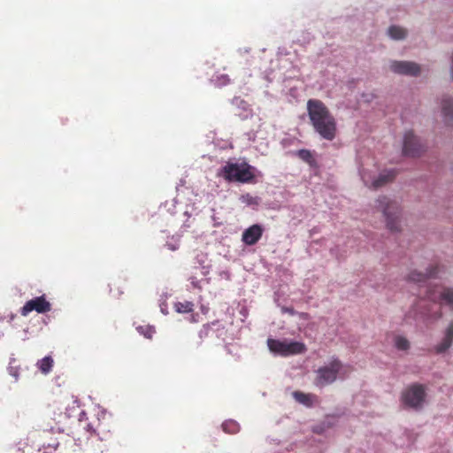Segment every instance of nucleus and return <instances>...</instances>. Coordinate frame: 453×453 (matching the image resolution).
Returning <instances> with one entry per match:
<instances>
[{"label": "nucleus", "mask_w": 453, "mask_h": 453, "mask_svg": "<svg viewBox=\"0 0 453 453\" xmlns=\"http://www.w3.org/2000/svg\"><path fill=\"white\" fill-rule=\"evenodd\" d=\"M307 112L314 131L326 141H333L338 134L337 122L328 107L319 99H309Z\"/></svg>", "instance_id": "obj_1"}, {"label": "nucleus", "mask_w": 453, "mask_h": 453, "mask_svg": "<svg viewBox=\"0 0 453 453\" xmlns=\"http://www.w3.org/2000/svg\"><path fill=\"white\" fill-rule=\"evenodd\" d=\"M256 168L246 162L226 163L221 168V175L227 181L250 183L255 179Z\"/></svg>", "instance_id": "obj_2"}, {"label": "nucleus", "mask_w": 453, "mask_h": 453, "mask_svg": "<svg viewBox=\"0 0 453 453\" xmlns=\"http://www.w3.org/2000/svg\"><path fill=\"white\" fill-rule=\"evenodd\" d=\"M376 208L382 211L388 229L391 232L400 230L401 209L396 202L391 201L387 196H380L376 200Z\"/></svg>", "instance_id": "obj_3"}, {"label": "nucleus", "mask_w": 453, "mask_h": 453, "mask_svg": "<svg viewBox=\"0 0 453 453\" xmlns=\"http://www.w3.org/2000/svg\"><path fill=\"white\" fill-rule=\"evenodd\" d=\"M426 395V387L422 384L414 383L402 392L401 400L407 407L418 410L422 408Z\"/></svg>", "instance_id": "obj_4"}, {"label": "nucleus", "mask_w": 453, "mask_h": 453, "mask_svg": "<svg viewBox=\"0 0 453 453\" xmlns=\"http://www.w3.org/2000/svg\"><path fill=\"white\" fill-rule=\"evenodd\" d=\"M342 367V362L337 358H334L328 365L319 367L317 370L314 384L319 388L332 384L336 380Z\"/></svg>", "instance_id": "obj_5"}, {"label": "nucleus", "mask_w": 453, "mask_h": 453, "mask_svg": "<svg viewBox=\"0 0 453 453\" xmlns=\"http://www.w3.org/2000/svg\"><path fill=\"white\" fill-rule=\"evenodd\" d=\"M267 345L272 352L284 357L301 354L305 352L306 350L305 345L299 342H288L275 339H268Z\"/></svg>", "instance_id": "obj_6"}, {"label": "nucleus", "mask_w": 453, "mask_h": 453, "mask_svg": "<svg viewBox=\"0 0 453 453\" xmlns=\"http://www.w3.org/2000/svg\"><path fill=\"white\" fill-rule=\"evenodd\" d=\"M425 297L434 303H445L453 308V288L441 286L427 287Z\"/></svg>", "instance_id": "obj_7"}, {"label": "nucleus", "mask_w": 453, "mask_h": 453, "mask_svg": "<svg viewBox=\"0 0 453 453\" xmlns=\"http://www.w3.org/2000/svg\"><path fill=\"white\" fill-rule=\"evenodd\" d=\"M51 310V304L44 296H41L27 301L20 310L22 316H27L31 311H35L38 313H45Z\"/></svg>", "instance_id": "obj_8"}, {"label": "nucleus", "mask_w": 453, "mask_h": 453, "mask_svg": "<svg viewBox=\"0 0 453 453\" xmlns=\"http://www.w3.org/2000/svg\"><path fill=\"white\" fill-rule=\"evenodd\" d=\"M424 150V147L411 131L404 134L403 152L408 157H418Z\"/></svg>", "instance_id": "obj_9"}, {"label": "nucleus", "mask_w": 453, "mask_h": 453, "mask_svg": "<svg viewBox=\"0 0 453 453\" xmlns=\"http://www.w3.org/2000/svg\"><path fill=\"white\" fill-rule=\"evenodd\" d=\"M392 72L410 76H418L420 73L419 65L409 61H393L390 64Z\"/></svg>", "instance_id": "obj_10"}, {"label": "nucleus", "mask_w": 453, "mask_h": 453, "mask_svg": "<svg viewBox=\"0 0 453 453\" xmlns=\"http://www.w3.org/2000/svg\"><path fill=\"white\" fill-rule=\"evenodd\" d=\"M396 173H397L395 170L383 171L382 173H380L378 178L373 180L370 184L365 175H363L362 178L367 187H369L370 188L377 189L393 181L396 176Z\"/></svg>", "instance_id": "obj_11"}, {"label": "nucleus", "mask_w": 453, "mask_h": 453, "mask_svg": "<svg viewBox=\"0 0 453 453\" xmlns=\"http://www.w3.org/2000/svg\"><path fill=\"white\" fill-rule=\"evenodd\" d=\"M264 228L255 224L245 229L242 235V241L249 246L256 244L262 237Z\"/></svg>", "instance_id": "obj_12"}, {"label": "nucleus", "mask_w": 453, "mask_h": 453, "mask_svg": "<svg viewBox=\"0 0 453 453\" xmlns=\"http://www.w3.org/2000/svg\"><path fill=\"white\" fill-rule=\"evenodd\" d=\"M453 343V322H450L445 330L444 337L441 342L434 346V351L437 354L446 352Z\"/></svg>", "instance_id": "obj_13"}, {"label": "nucleus", "mask_w": 453, "mask_h": 453, "mask_svg": "<svg viewBox=\"0 0 453 453\" xmlns=\"http://www.w3.org/2000/svg\"><path fill=\"white\" fill-rule=\"evenodd\" d=\"M438 270L439 268L436 265H432L426 273L417 271L411 272L409 275V280L417 283L426 282L428 279L435 277Z\"/></svg>", "instance_id": "obj_14"}, {"label": "nucleus", "mask_w": 453, "mask_h": 453, "mask_svg": "<svg viewBox=\"0 0 453 453\" xmlns=\"http://www.w3.org/2000/svg\"><path fill=\"white\" fill-rule=\"evenodd\" d=\"M442 114L445 122L448 125H453V101L449 97H445L441 102Z\"/></svg>", "instance_id": "obj_15"}, {"label": "nucleus", "mask_w": 453, "mask_h": 453, "mask_svg": "<svg viewBox=\"0 0 453 453\" xmlns=\"http://www.w3.org/2000/svg\"><path fill=\"white\" fill-rule=\"evenodd\" d=\"M293 397L296 402L307 406L311 407L314 403V401L317 399V396L313 394H306L301 391L293 392Z\"/></svg>", "instance_id": "obj_16"}, {"label": "nucleus", "mask_w": 453, "mask_h": 453, "mask_svg": "<svg viewBox=\"0 0 453 453\" xmlns=\"http://www.w3.org/2000/svg\"><path fill=\"white\" fill-rule=\"evenodd\" d=\"M54 365V360L50 356H47L37 361L36 366L43 374H48Z\"/></svg>", "instance_id": "obj_17"}, {"label": "nucleus", "mask_w": 453, "mask_h": 453, "mask_svg": "<svg viewBox=\"0 0 453 453\" xmlns=\"http://www.w3.org/2000/svg\"><path fill=\"white\" fill-rule=\"evenodd\" d=\"M296 155L300 159L307 163L310 166L313 167L317 165V161L311 150L302 149L296 151Z\"/></svg>", "instance_id": "obj_18"}, {"label": "nucleus", "mask_w": 453, "mask_h": 453, "mask_svg": "<svg viewBox=\"0 0 453 453\" xmlns=\"http://www.w3.org/2000/svg\"><path fill=\"white\" fill-rule=\"evenodd\" d=\"M388 33V35L395 40L403 39L407 35L406 30L398 26L389 27Z\"/></svg>", "instance_id": "obj_19"}, {"label": "nucleus", "mask_w": 453, "mask_h": 453, "mask_svg": "<svg viewBox=\"0 0 453 453\" xmlns=\"http://www.w3.org/2000/svg\"><path fill=\"white\" fill-rule=\"evenodd\" d=\"M174 308L179 313H189L194 311V303L189 301L178 302L174 304Z\"/></svg>", "instance_id": "obj_20"}, {"label": "nucleus", "mask_w": 453, "mask_h": 453, "mask_svg": "<svg viewBox=\"0 0 453 453\" xmlns=\"http://www.w3.org/2000/svg\"><path fill=\"white\" fill-rule=\"evenodd\" d=\"M223 430L227 434H236L240 429L239 424L234 420H227L222 424Z\"/></svg>", "instance_id": "obj_21"}, {"label": "nucleus", "mask_w": 453, "mask_h": 453, "mask_svg": "<svg viewBox=\"0 0 453 453\" xmlns=\"http://www.w3.org/2000/svg\"><path fill=\"white\" fill-rule=\"evenodd\" d=\"M395 345L400 350H407L410 348L409 341L403 336H396L395 338Z\"/></svg>", "instance_id": "obj_22"}, {"label": "nucleus", "mask_w": 453, "mask_h": 453, "mask_svg": "<svg viewBox=\"0 0 453 453\" xmlns=\"http://www.w3.org/2000/svg\"><path fill=\"white\" fill-rule=\"evenodd\" d=\"M240 199L243 203L247 205H257L259 203L258 197L253 196L249 193L242 195Z\"/></svg>", "instance_id": "obj_23"}, {"label": "nucleus", "mask_w": 453, "mask_h": 453, "mask_svg": "<svg viewBox=\"0 0 453 453\" xmlns=\"http://www.w3.org/2000/svg\"><path fill=\"white\" fill-rule=\"evenodd\" d=\"M87 430L90 433L96 434L97 435H100L102 433H104L105 431V426H104L99 420H97L96 426L88 424L87 426Z\"/></svg>", "instance_id": "obj_24"}, {"label": "nucleus", "mask_w": 453, "mask_h": 453, "mask_svg": "<svg viewBox=\"0 0 453 453\" xmlns=\"http://www.w3.org/2000/svg\"><path fill=\"white\" fill-rule=\"evenodd\" d=\"M138 329L147 338H151L154 333V330L151 327H146L144 331L142 326H140Z\"/></svg>", "instance_id": "obj_25"}, {"label": "nucleus", "mask_w": 453, "mask_h": 453, "mask_svg": "<svg viewBox=\"0 0 453 453\" xmlns=\"http://www.w3.org/2000/svg\"><path fill=\"white\" fill-rule=\"evenodd\" d=\"M165 245L168 248V250H173V251H174V250L179 249V244L176 243V242L175 243H172V242H167Z\"/></svg>", "instance_id": "obj_26"}, {"label": "nucleus", "mask_w": 453, "mask_h": 453, "mask_svg": "<svg viewBox=\"0 0 453 453\" xmlns=\"http://www.w3.org/2000/svg\"><path fill=\"white\" fill-rule=\"evenodd\" d=\"M9 372H10V374L12 375L16 380L18 379L19 374H18L17 370L14 367L10 366L9 367Z\"/></svg>", "instance_id": "obj_27"}, {"label": "nucleus", "mask_w": 453, "mask_h": 453, "mask_svg": "<svg viewBox=\"0 0 453 453\" xmlns=\"http://www.w3.org/2000/svg\"><path fill=\"white\" fill-rule=\"evenodd\" d=\"M221 79H222L221 84H223V85L227 84L230 81V79L228 78L227 75H222Z\"/></svg>", "instance_id": "obj_28"}, {"label": "nucleus", "mask_w": 453, "mask_h": 453, "mask_svg": "<svg viewBox=\"0 0 453 453\" xmlns=\"http://www.w3.org/2000/svg\"><path fill=\"white\" fill-rule=\"evenodd\" d=\"M451 74H452V79H453V55H452V66H451Z\"/></svg>", "instance_id": "obj_29"}]
</instances>
